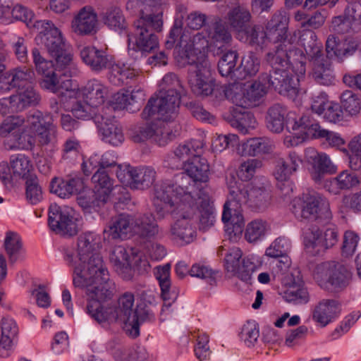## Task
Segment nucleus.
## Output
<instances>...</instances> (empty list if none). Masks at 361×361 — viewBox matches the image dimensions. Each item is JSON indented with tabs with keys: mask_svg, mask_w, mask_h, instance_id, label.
Wrapping results in <instances>:
<instances>
[{
	"mask_svg": "<svg viewBox=\"0 0 361 361\" xmlns=\"http://www.w3.org/2000/svg\"><path fill=\"white\" fill-rule=\"evenodd\" d=\"M99 249L98 235L85 232L78 236L75 248L64 249L63 259L72 270L73 286L85 290L87 313L109 330L113 322V293L109 284L110 274Z\"/></svg>",
	"mask_w": 361,
	"mask_h": 361,
	"instance_id": "obj_1",
	"label": "nucleus"
},
{
	"mask_svg": "<svg viewBox=\"0 0 361 361\" xmlns=\"http://www.w3.org/2000/svg\"><path fill=\"white\" fill-rule=\"evenodd\" d=\"M232 41V34L219 18L194 36L183 35L181 46L185 49L178 51L176 59L179 66H189L188 82L194 94L206 97L214 91V80L205 54H221L231 45Z\"/></svg>",
	"mask_w": 361,
	"mask_h": 361,
	"instance_id": "obj_2",
	"label": "nucleus"
},
{
	"mask_svg": "<svg viewBox=\"0 0 361 361\" xmlns=\"http://www.w3.org/2000/svg\"><path fill=\"white\" fill-rule=\"evenodd\" d=\"M164 12L157 11L156 13L142 15L135 21V41L126 30L127 27L123 16L119 9L114 8V31L119 30L124 32L127 36L128 49L140 51L142 53H149L158 47V37L154 32H161L164 25Z\"/></svg>",
	"mask_w": 361,
	"mask_h": 361,
	"instance_id": "obj_3",
	"label": "nucleus"
},
{
	"mask_svg": "<svg viewBox=\"0 0 361 361\" xmlns=\"http://www.w3.org/2000/svg\"><path fill=\"white\" fill-rule=\"evenodd\" d=\"M188 180V177H183L176 184L164 181L155 185L153 205L158 219H163L180 209H190V204L196 202L195 195H191L192 186L185 184Z\"/></svg>",
	"mask_w": 361,
	"mask_h": 361,
	"instance_id": "obj_4",
	"label": "nucleus"
},
{
	"mask_svg": "<svg viewBox=\"0 0 361 361\" xmlns=\"http://www.w3.org/2000/svg\"><path fill=\"white\" fill-rule=\"evenodd\" d=\"M287 128L293 131H298V136L286 135L284 143L288 146L298 145L309 138H323L331 147L339 148L344 145L345 140L340 134L321 128L319 124L310 115H303L298 121L287 122Z\"/></svg>",
	"mask_w": 361,
	"mask_h": 361,
	"instance_id": "obj_5",
	"label": "nucleus"
},
{
	"mask_svg": "<svg viewBox=\"0 0 361 361\" xmlns=\"http://www.w3.org/2000/svg\"><path fill=\"white\" fill-rule=\"evenodd\" d=\"M298 44L303 47L307 59L313 63L312 75L317 82L323 85L333 83L334 76L331 64L324 58L322 44L317 42L316 33L311 30H303L299 37Z\"/></svg>",
	"mask_w": 361,
	"mask_h": 361,
	"instance_id": "obj_6",
	"label": "nucleus"
},
{
	"mask_svg": "<svg viewBox=\"0 0 361 361\" xmlns=\"http://www.w3.org/2000/svg\"><path fill=\"white\" fill-rule=\"evenodd\" d=\"M265 61L271 67L272 72H279L291 68L299 75L305 74L307 57L303 51L296 48L290 41L275 45L265 56Z\"/></svg>",
	"mask_w": 361,
	"mask_h": 361,
	"instance_id": "obj_7",
	"label": "nucleus"
},
{
	"mask_svg": "<svg viewBox=\"0 0 361 361\" xmlns=\"http://www.w3.org/2000/svg\"><path fill=\"white\" fill-rule=\"evenodd\" d=\"M36 25L40 30L42 44L48 53L55 59L56 68H66L70 66L73 55L60 30L50 20H40Z\"/></svg>",
	"mask_w": 361,
	"mask_h": 361,
	"instance_id": "obj_8",
	"label": "nucleus"
},
{
	"mask_svg": "<svg viewBox=\"0 0 361 361\" xmlns=\"http://www.w3.org/2000/svg\"><path fill=\"white\" fill-rule=\"evenodd\" d=\"M269 87L267 80H262L261 74L258 80L252 83H230L224 87V92L226 99L235 106L251 108L258 106L262 102Z\"/></svg>",
	"mask_w": 361,
	"mask_h": 361,
	"instance_id": "obj_9",
	"label": "nucleus"
},
{
	"mask_svg": "<svg viewBox=\"0 0 361 361\" xmlns=\"http://www.w3.org/2000/svg\"><path fill=\"white\" fill-rule=\"evenodd\" d=\"M271 195L264 185L252 186L235 183L229 186L228 204L255 211H262L269 204Z\"/></svg>",
	"mask_w": 361,
	"mask_h": 361,
	"instance_id": "obj_10",
	"label": "nucleus"
},
{
	"mask_svg": "<svg viewBox=\"0 0 361 361\" xmlns=\"http://www.w3.org/2000/svg\"><path fill=\"white\" fill-rule=\"evenodd\" d=\"M293 213L298 219L318 223L328 222L332 219L329 201L319 193L303 194L301 197L295 199Z\"/></svg>",
	"mask_w": 361,
	"mask_h": 361,
	"instance_id": "obj_11",
	"label": "nucleus"
},
{
	"mask_svg": "<svg viewBox=\"0 0 361 361\" xmlns=\"http://www.w3.org/2000/svg\"><path fill=\"white\" fill-rule=\"evenodd\" d=\"M94 183L92 190H86L78 194L77 202L85 212H98L110 200L113 190V181L110 177L99 171L92 177Z\"/></svg>",
	"mask_w": 361,
	"mask_h": 361,
	"instance_id": "obj_12",
	"label": "nucleus"
},
{
	"mask_svg": "<svg viewBox=\"0 0 361 361\" xmlns=\"http://www.w3.org/2000/svg\"><path fill=\"white\" fill-rule=\"evenodd\" d=\"M313 276L322 288L338 292L348 285L351 274L343 263L328 261L318 264Z\"/></svg>",
	"mask_w": 361,
	"mask_h": 361,
	"instance_id": "obj_13",
	"label": "nucleus"
},
{
	"mask_svg": "<svg viewBox=\"0 0 361 361\" xmlns=\"http://www.w3.org/2000/svg\"><path fill=\"white\" fill-rule=\"evenodd\" d=\"M180 103V92L171 90L169 94L159 93L156 97H151L144 108L142 120L161 119L162 121L174 120L178 114Z\"/></svg>",
	"mask_w": 361,
	"mask_h": 361,
	"instance_id": "obj_14",
	"label": "nucleus"
},
{
	"mask_svg": "<svg viewBox=\"0 0 361 361\" xmlns=\"http://www.w3.org/2000/svg\"><path fill=\"white\" fill-rule=\"evenodd\" d=\"M48 224L52 231L63 236H73L78 232L77 214L69 207L51 204L49 208Z\"/></svg>",
	"mask_w": 361,
	"mask_h": 361,
	"instance_id": "obj_15",
	"label": "nucleus"
},
{
	"mask_svg": "<svg viewBox=\"0 0 361 361\" xmlns=\"http://www.w3.org/2000/svg\"><path fill=\"white\" fill-rule=\"evenodd\" d=\"M322 223L326 224L322 230L312 226L303 232V244L312 253L332 247L338 240L336 226L331 224L330 221Z\"/></svg>",
	"mask_w": 361,
	"mask_h": 361,
	"instance_id": "obj_16",
	"label": "nucleus"
},
{
	"mask_svg": "<svg viewBox=\"0 0 361 361\" xmlns=\"http://www.w3.org/2000/svg\"><path fill=\"white\" fill-rule=\"evenodd\" d=\"M304 76L305 74L299 75L297 71H292L290 68L279 72L262 73V80H267L268 86L280 94L295 99L300 92V81Z\"/></svg>",
	"mask_w": 361,
	"mask_h": 361,
	"instance_id": "obj_17",
	"label": "nucleus"
},
{
	"mask_svg": "<svg viewBox=\"0 0 361 361\" xmlns=\"http://www.w3.org/2000/svg\"><path fill=\"white\" fill-rule=\"evenodd\" d=\"M243 252L238 247H232L226 254L224 267L227 272L242 281L250 283L252 274L257 270L255 262L246 257L242 259Z\"/></svg>",
	"mask_w": 361,
	"mask_h": 361,
	"instance_id": "obj_18",
	"label": "nucleus"
},
{
	"mask_svg": "<svg viewBox=\"0 0 361 361\" xmlns=\"http://www.w3.org/2000/svg\"><path fill=\"white\" fill-rule=\"evenodd\" d=\"M190 209H180L176 213L171 214L176 221L171 225L170 233L172 238L180 243H190L195 236V230L192 226V219L195 214L197 202L190 204Z\"/></svg>",
	"mask_w": 361,
	"mask_h": 361,
	"instance_id": "obj_19",
	"label": "nucleus"
},
{
	"mask_svg": "<svg viewBox=\"0 0 361 361\" xmlns=\"http://www.w3.org/2000/svg\"><path fill=\"white\" fill-rule=\"evenodd\" d=\"M182 167L186 175L182 174L180 178H189L188 183L185 184L192 186L191 195H195L201 188L205 190L202 183L205 184L209 180V166L207 160L197 154L188 159Z\"/></svg>",
	"mask_w": 361,
	"mask_h": 361,
	"instance_id": "obj_20",
	"label": "nucleus"
},
{
	"mask_svg": "<svg viewBox=\"0 0 361 361\" xmlns=\"http://www.w3.org/2000/svg\"><path fill=\"white\" fill-rule=\"evenodd\" d=\"M132 256L130 257L127 250L122 246L114 247V269L123 280L128 281L133 277L132 264L135 267H142L145 270L149 267V264L143 259L142 254L135 249L130 250Z\"/></svg>",
	"mask_w": 361,
	"mask_h": 361,
	"instance_id": "obj_21",
	"label": "nucleus"
},
{
	"mask_svg": "<svg viewBox=\"0 0 361 361\" xmlns=\"http://www.w3.org/2000/svg\"><path fill=\"white\" fill-rule=\"evenodd\" d=\"M302 161L300 156L295 152H290L286 157L277 160L274 175L278 181V188L285 195L293 192V184L289 179L290 176L298 170Z\"/></svg>",
	"mask_w": 361,
	"mask_h": 361,
	"instance_id": "obj_22",
	"label": "nucleus"
},
{
	"mask_svg": "<svg viewBox=\"0 0 361 361\" xmlns=\"http://www.w3.org/2000/svg\"><path fill=\"white\" fill-rule=\"evenodd\" d=\"M288 18L283 11H277L267 21L265 25V32L268 45L283 44L286 41H290V44H294L297 36L288 37Z\"/></svg>",
	"mask_w": 361,
	"mask_h": 361,
	"instance_id": "obj_23",
	"label": "nucleus"
},
{
	"mask_svg": "<svg viewBox=\"0 0 361 361\" xmlns=\"http://www.w3.org/2000/svg\"><path fill=\"white\" fill-rule=\"evenodd\" d=\"M224 6H226L228 11L225 16L226 25L235 31L243 32L250 25L251 13L243 5L240 4L239 0H224Z\"/></svg>",
	"mask_w": 361,
	"mask_h": 361,
	"instance_id": "obj_24",
	"label": "nucleus"
},
{
	"mask_svg": "<svg viewBox=\"0 0 361 361\" xmlns=\"http://www.w3.org/2000/svg\"><path fill=\"white\" fill-rule=\"evenodd\" d=\"M98 18L90 6L80 8L71 21L72 31L79 36L93 35L97 32Z\"/></svg>",
	"mask_w": 361,
	"mask_h": 361,
	"instance_id": "obj_25",
	"label": "nucleus"
},
{
	"mask_svg": "<svg viewBox=\"0 0 361 361\" xmlns=\"http://www.w3.org/2000/svg\"><path fill=\"white\" fill-rule=\"evenodd\" d=\"M357 37L352 36L339 37L331 35L326 42L327 54L336 56L341 61L354 55L357 50Z\"/></svg>",
	"mask_w": 361,
	"mask_h": 361,
	"instance_id": "obj_26",
	"label": "nucleus"
},
{
	"mask_svg": "<svg viewBox=\"0 0 361 361\" xmlns=\"http://www.w3.org/2000/svg\"><path fill=\"white\" fill-rule=\"evenodd\" d=\"M306 157L312 164L310 175L316 183H321L326 173H333L336 170V167L325 153H319L314 149L310 148L306 150Z\"/></svg>",
	"mask_w": 361,
	"mask_h": 361,
	"instance_id": "obj_27",
	"label": "nucleus"
},
{
	"mask_svg": "<svg viewBox=\"0 0 361 361\" xmlns=\"http://www.w3.org/2000/svg\"><path fill=\"white\" fill-rule=\"evenodd\" d=\"M203 142L200 140L185 141L176 147L173 155L169 156L166 161L169 167L173 169L182 168L185 163V159L190 156L194 157L199 154L203 147Z\"/></svg>",
	"mask_w": 361,
	"mask_h": 361,
	"instance_id": "obj_28",
	"label": "nucleus"
},
{
	"mask_svg": "<svg viewBox=\"0 0 361 361\" xmlns=\"http://www.w3.org/2000/svg\"><path fill=\"white\" fill-rule=\"evenodd\" d=\"M341 312V305L335 299H323L314 309L312 319L321 327H325L337 319Z\"/></svg>",
	"mask_w": 361,
	"mask_h": 361,
	"instance_id": "obj_29",
	"label": "nucleus"
},
{
	"mask_svg": "<svg viewBox=\"0 0 361 361\" xmlns=\"http://www.w3.org/2000/svg\"><path fill=\"white\" fill-rule=\"evenodd\" d=\"M50 192L58 197L66 199L83 191L85 183L81 178H62L54 177L50 183Z\"/></svg>",
	"mask_w": 361,
	"mask_h": 361,
	"instance_id": "obj_30",
	"label": "nucleus"
},
{
	"mask_svg": "<svg viewBox=\"0 0 361 361\" xmlns=\"http://www.w3.org/2000/svg\"><path fill=\"white\" fill-rule=\"evenodd\" d=\"M197 202V211L200 213V229L205 231L212 227L216 219V212L208 192L203 188L194 195Z\"/></svg>",
	"mask_w": 361,
	"mask_h": 361,
	"instance_id": "obj_31",
	"label": "nucleus"
},
{
	"mask_svg": "<svg viewBox=\"0 0 361 361\" xmlns=\"http://www.w3.org/2000/svg\"><path fill=\"white\" fill-rule=\"evenodd\" d=\"M345 2L344 14L352 21H361V0H305L303 8L307 10L324 6L329 3V7L333 8L336 4Z\"/></svg>",
	"mask_w": 361,
	"mask_h": 361,
	"instance_id": "obj_32",
	"label": "nucleus"
},
{
	"mask_svg": "<svg viewBox=\"0 0 361 361\" xmlns=\"http://www.w3.org/2000/svg\"><path fill=\"white\" fill-rule=\"evenodd\" d=\"M99 135L102 140L111 144L113 140V101L109 99L99 114L94 116Z\"/></svg>",
	"mask_w": 361,
	"mask_h": 361,
	"instance_id": "obj_33",
	"label": "nucleus"
},
{
	"mask_svg": "<svg viewBox=\"0 0 361 361\" xmlns=\"http://www.w3.org/2000/svg\"><path fill=\"white\" fill-rule=\"evenodd\" d=\"M218 18L220 19L223 23H224L229 33L231 34L230 29H228V26L226 25V23L224 21V19L221 17L219 16H215L210 18L208 22H207V16L205 13H203L198 11H195L190 13L185 18L186 27L190 30L198 31L195 33H191L188 30L183 31V32L180 37V41L178 44L179 51H183L185 49V47L181 46V38L184 34H188L190 36H194L195 35L202 32L208 25L214 23Z\"/></svg>",
	"mask_w": 361,
	"mask_h": 361,
	"instance_id": "obj_34",
	"label": "nucleus"
},
{
	"mask_svg": "<svg viewBox=\"0 0 361 361\" xmlns=\"http://www.w3.org/2000/svg\"><path fill=\"white\" fill-rule=\"evenodd\" d=\"M273 147V142L268 137H253L240 143L237 150L241 156L256 157L271 153Z\"/></svg>",
	"mask_w": 361,
	"mask_h": 361,
	"instance_id": "obj_35",
	"label": "nucleus"
},
{
	"mask_svg": "<svg viewBox=\"0 0 361 361\" xmlns=\"http://www.w3.org/2000/svg\"><path fill=\"white\" fill-rule=\"evenodd\" d=\"M159 233V227L152 213H146L135 216L134 235L151 240L156 238Z\"/></svg>",
	"mask_w": 361,
	"mask_h": 361,
	"instance_id": "obj_36",
	"label": "nucleus"
},
{
	"mask_svg": "<svg viewBox=\"0 0 361 361\" xmlns=\"http://www.w3.org/2000/svg\"><path fill=\"white\" fill-rule=\"evenodd\" d=\"M18 334L16 322L10 317H4L0 326V357H6Z\"/></svg>",
	"mask_w": 361,
	"mask_h": 361,
	"instance_id": "obj_37",
	"label": "nucleus"
},
{
	"mask_svg": "<svg viewBox=\"0 0 361 361\" xmlns=\"http://www.w3.org/2000/svg\"><path fill=\"white\" fill-rule=\"evenodd\" d=\"M249 107L236 106L232 111L229 123L240 133L245 135L250 130L255 129L257 125L253 114L247 110Z\"/></svg>",
	"mask_w": 361,
	"mask_h": 361,
	"instance_id": "obj_38",
	"label": "nucleus"
},
{
	"mask_svg": "<svg viewBox=\"0 0 361 361\" xmlns=\"http://www.w3.org/2000/svg\"><path fill=\"white\" fill-rule=\"evenodd\" d=\"M81 93L83 99L97 108L108 99L109 90L100 81L93 79L81 89Z\"/></svg>",
	"mask_w": 361,
	"mask_h": 361,
	"instance_id": "obj_39",
	"label": "nucleus"
},
{
	"mask_svg": "<svg viewBox=\"0 0 361 361\" xmlns=\"http://www.w3.org/2000/svg\"><path fill=\"white\" fill-rule=\"evenodd\" d=\"M80 57L83 62L89 66L92 71H101L106 68L109 59L102 50L95 47H85L80 51Z\"/></svg>",
	"mask_w": 361,
	"mask_h": 361,
	"instance_id": "obj_40",
	"label": "nucleus"
},
{
	"mask_svg": "<svg viewBox=\"0 0 361 361\" xmlns=\"http://www.w3.org/2000/svg\"><path fill=\"white\" fill-rule=\"evenodd\" d=\"M144 99L145 94L141 89L136 91L123 89L114 94V110L126 109L133 111L131 106L137 104V109Z\"/></svg>",
	"mask_w": 361,
	"mask_h": 361,
	"instance_id": "obj_41",
	"label": "nucleus"
},
{
	"mask_svg": "<svg viewBox=\"0 0 361 361\" xmlns=\"http://www.w3.org/2000/svg\"><path fill=\"white\" fill-rule=\"evenodd\" d=\"M4 246L11 264H14L25 259V251L22 240L18 233L8 231L6 233Z\"/></svg>",
	"mask_w": 361,
	"mask_h": 361,
	"instance_id": "obj_42",
	"label": "nucleus"
},
{
	"mask_svg": "<svg viewBox=\"0 0 361 361\" xmlns=\"http://www.w3.org/2000/svg\"><path fill=\"white\" fill-rule=\"evenodd\" d=\"M260 67V60L255 53L248 51L241 59L240 66L236 68L235 78L242 80L247 77L255 75Z\"/></svg>",
	"mask_w": 361,
	"mask_h": 361,
	"instance_id": "obj_43",
	"label": "nucleus"
},
{
	"mask_svg": "<svg viewBox=\"0 0 361 361\" xmlns=\"http://www.w3.org/2000/svg\"><path fill=\"white\" fill-rule=\"evenodd\" d=\"M229 195L228 196V200L226 202L224 206V211L221 216L222 221L226 224L227 226L226 231L229 233H233L235 235L240 233L243 231L244 226V219L241 214L238 213L235 216L231 215V210H238L241 207L233 206L228 204Z\"/></svg>",
	"mask_w": 361,
	"mask_h": 361,
	"instance_id": "obj_44",
	"label": "nucleus"
},
{
	"mask_svg": "<svg viewBox=\"0 0 361 361\" xmlns=\"http://www.w3.org/2000/svg\"><path fill=\"white\" fill-rule=\"evenodd\" d=\"M286 107L280 104H274L267 111L266 116L267 127L271 131L279 133L284 128Z\"/></svg>",
	"mask_w": 361,
	"mask_h": 361,
	"instance_id": "obj_45",
	"label": "nucleus"
},
{
	"mask_svg": "<svg viewBox=\"0 0 361 361\" xmlns=\"http://www.w3.org/2000/svg\"><path fill=\"white\" fill-rule=\"evenodd\" d=\"M10 166L16 177L26 179L35 175L32 171L33 166L28 157L23 154H13L10 157Z\"/></svg>",
	"mask_w": 361,
	"mask_h": 361,
	"instance_id": "obj_46",
	"label": "nucleus"
},
{
	"mask_svg": "<svg viewBox=\"0 0 361 361\" xmlns=\"http://www.w3.org/2000/svg\"><path fill=\"white\" fill-rule=\"evenodd\" d=\"M269 224L257 219L247 224L245 231V239L250 243H257L263 240L269 231Z\"/></svg>",
	"mask_w": 361,
	"mask_h": 361,
	"instance_id": "obj_47",
	"label": "nucleus"
},
{
	"mask_svg": "<svg viewBox=\"0 0 361 361\" xmlns=\"http://www.w3.org/2000/svg\"><path fill=\"white\" fill-rule=\"evenodd\" d=\"M135 217L121 214L114 221V238L126 239L134 235Z\"/></svg>",
	"mask_w": 361,
	"mask_h": 361,
	"instance_id": "obj_48",
	"label": "nucleus"
},
{
	"mask_svg": "<svg viewBox=\"0 0 361 361\" xmlns=\"http://www.w3.org/2000/svg\"><path fill=\"white\" fill-rule=\"evenodd\" d=\"M14 106L18 109V112L25 110L26 108L37 105L40 99V95L32 87H27L25 90L13 94Z\"/></svg>",
	"mask_w": 361,
	"mask_h": 361,
	"instance_id": "obj_49",
	"label": "nucleus"
},
{
	"mask_svg": "<svg viewBox=\"0 0 361 361\" xmlns=\"http://www.w3.org/2000/svg\"><path fill=\"white\" fill-rule=\"evenodd\" d=\"M156 178V171L151 167H136L133 179V189L145 190L149 188Z\"/></svg>",
	"mask_w": 361,
	"mask_h": 361,
	"instance_id": "obj_50",
	"label": "nucleus"
},
{
	"mask_svg": "<svg viewBox=\"0 0 361 361\" xmlns=\"http://www.w3.org/2000/svg\"><path fill=\"white\" fill-rule=\"evenodd\" d=\"M238 54L236 51H228L224 53L218 63L219 73L224 77H230L232 80L237 81L235 78L236 62Z\"/></svg>",
	"mask_w": 361,
	"mask_h": 361,
	"instance_id": "obj_51",
	"label": "nucleus"
},
{
	"mask_svg": "<svg viewBox=\"0 0 361 361\" xmlns=\"http://www.w3.org/2000/svg\"><path fill=\"white\" fill-rule=\"evenodd\" d=\"M149 354L143 346H136L132 349H118L114 353L116 361H147Z\"/></svg>",
	"mask_w": 361,
	"mask_h": 361,
	"instance_id": "obj_52",
	"label": "nucleus"
},
{
	"mask_svg": "<svg viewBox=\"0 0 361 361\" xmlns=\"http://www.w3.org/2000/svg\"><path fill=\"white\" fill-rule=\"evenodd\" d=\"M292 243L289 238L281 235L276 238L266 249L265 255L271 258L285 256L291 249Z\"/></svg>",
	"mask_w": 361,
	"mask_h": 361,
	"instance_id": "obj_53",
	"label": "nucleus"
},
{
	"mask_svg": "<svg viewBox=\"0 0 361 361\" xmlns=\"http://www.w3.org/2000/svg\"><path fill=\"white\" fill-rule=\"evenodd\" d=\"M243 32L246 36L247 42L251 46L260 48L261 49L269 47L265 28L264 29L259 25H255L249 26Z\"/></svg>",
	"mask_w": 361,
	"mask_h": 361,
	"instance_id": "obj_54",
	"label": "nucleus"
},
{
	"mask_svg": "<svg viewBox=\"0 0 361 361\" xmlns=\"http://www.w3.org/2000/svg\"><path fill=\"white\" fill-rule=\"evenodd\" d=\"M27 122L30 129L35 132L53 124V118L49 113H43L39 110H32L27 116Z\"/></svg>",
	"mask_w": 361,
	"mask_h": 361,
	"instance_id": "obj_55",
	"label": "nucleus"
},
{
	"mask_svg": "<svg viewBox=\"0 0 361 361\" xmlns=\"http://www.w3.org/2000/svg\"><path fill=\"white\" fill-rule=\"evenodd\" d=\"M25 180L26 200L32 204L39 203L43 198V192L37 176H30Z\"/></svg>",
	"mask_w": 361,
	"mask_h": 361,
	"instance_id": "obj_56",
	"label": "nucleus"
},
{
	"mask_svg": "<svg viewBox=\"0 0 361 361\" xmlns=\"http://www.w3.org/2000/svg\"><path fill=\"white\" fill-rule=\"evenodd\" d=\"M6 73L15 88L24 87L34 77V71L26 66L15 68Z\"/></svg>",
	"mask_w": 361,
	"mask_h": 361,
	"instance_id": "obj_57",
	"label": "nucleus"
},
{
	"mask_svg": "<svg viewBox=\"0 0 361 361\" xmlns=\"http://www.w3.org/2000/svg\"><path fill=\"white\" fill-rule=\"evenodd\" d=\"M135 296L133 293L126 292L121 295L117 300V306L114 308V313L118 319L131 317L133 312Z\"/></svg>",
	"mask_w": 361,
	"mask_h": 361,
	"instance_id": "obj_58",
	"label": "nucleus"
},
{
	"mask_svg": "<svg viewBox=\"0 0 361 361\" xmlns=\"http://www.w3.org/2000/svg\"><path fill=\"white\" fill-rule=\"evenodd\" d=\"M25 121V119L22 116H8L0 125V137H8L12 140Z\"/></svg>",
	"mask_w": 361,
	"mask_h": 361,
	"instance_id": "obj_59",
	"label": "nucleus"
},
{
	"mask_svg": "<svg viewBox=\"0 0 361 361\" xmlns=\"http://www.w3.org/2000/svg\"><path fill=\"white\" fill-rule=\"evenodd\" d=\"M12 18L25 23L27 27H37V24L39 20H35V16L32 10L27 7L17 4L11 8V21Z\"/></svg>",
	"mask_w": 361,
	"mask_h": 361,
	"instance_id": "obj_60",
	"label": "nucleus"
},
{
	"mask_svg": "<svg viewBox=\"0 0 361 361\" xmlns=\"http://www.w3.org/2000/svg\"><path fill=\"white\" fill-rule=\"evenodd\" d=\"M71 65L72 63L66 68H58L59 71H63V73L59 75V92L57 94H60V92L66 94L67 92L75 91L78 89L77 81L71 78L76 73L75 69H71Z\"/></svg>",
	"mask_w": 361,
	"mask_h": 361,
	"instance_id": "obj_61",
	"label": "nucleus"
},
{
	"mask_svg": "<svg viewBox=\"0 0 361 361\" xmlns=\"http://www.w3.org/2000/svg\"><path fill=\"white\" fill-rule=\"evenodd\" d=\"M341 108L351 116L358 114L361 109L360 99L357 94L351 90L344 91L341 96Z\"/></svg>",
	"mask_w": 361,
	"mask_h": 361,
	"instance_id": "obj_62",
	"label": "nucleus"
},
{
	"mask_svg": "<svg viewBox=\"0 0 361 361\" xmlns=\"http://www.w3.org/2000/svg\"><path fill=\"white\" fill-rule=\"evenodd\" d=\"M97 107L88 102L87 99H77L71 106V112L75 117L80 119H90L94 118Z\"/></svg>",
	"mask_w": 361,
	"mask_h": 361,
	"instance_id": "obj_63",
	"label": "nucleus"
},
{
	"mask_svg": "<svg viewBox=\"0 0 361 361\" xmlns=\"http://www.w3.org/2000/svg\"><path fill=\"white\" fill-rule=\"evenodd\" d=\"M12 53L20 63L28 61L27 42L21 36H14L9 42Z\"/></svg>",
	"mask_w": 361,
	"mask_h": 361,
	"instance_id": "obj_64",
	"label": "nucleus"
}]
</instances>
